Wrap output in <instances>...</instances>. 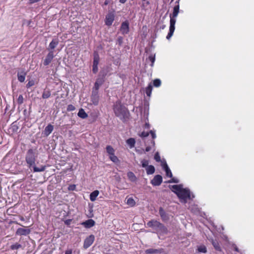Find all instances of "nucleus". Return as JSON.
Instances as JSON below:
<instances>
[{
    "label": "nucleus",
    "instance_id": "f257e3e1",
    "mask_svg": "<svg viewBox=\"0 0 254 254\" xmlns=\"http://www.w3.org/2000/svg\"><path fill=\"white\" fill-rule=\"evenodd\" d=\"M37 156L33 149H29L28 150L26 156L25 161L28 165V167L30 168L33 167V171L34 172H40L44 171L46 169L45 166H42L40 168L35 166V161L36 160Z\"/></svg>",
    "mask_w": 254,
    "mask_h": 254
},
{
    "label": "nucleus",
    "instance_id": "f03ea898",
    "mask_svg": "<svg viewBox=\"0 0 254 254\" xmlns=\"http://www.w3.org/2000/svg\"><path fill=\"white\" fill-rule=\"evenodd\" d=\"M113 109L116 116L119 117L121 120L124 121L128 117L129 111L120 100L116 102Z\"/></svg>",
    "mask_w": 254,
    "mask_h": 254
},
{
    "label": "nucleus",
    "instance_id": "7ed1b4c3",
    "mask_svg": "<svg viewBox=\"0 0 254 254\" xmlns=\"http://www.w3.org/2000/svg\"><path fill=\"white\" fill-rule=\"evenodd\" d=\"M176 3H177V4L174 7L173 13L170 15V20L169 32L166 36V38L168 40L170 39L173 35L175 29V23L176 21V18L177 17L179 12V0H178Z\"/></svg>",
    "mask_w": 254,
    "mask_h": 254
},
{
    "label": "nucleus",
    "instance_id": "20e7f679",
    "mask_svg": "<svg viewBox=\"0 0 254 254\" xmlns=\"http://www.w3.org/2000/svg\"><path fill=\"white\" fill-rule=\"evenodd\" d=\"M148 227L152 228L154 231L160 234H167V228L162 223L155 220H151L147 222Z\"/></svg>",
    "mask_w": 254,
    "mask_h": 254
},
{
    "label": "nucleus",
    "instance_id": "39448f33",
    "mask_svg": "<svg viewBox=\"0 0 254 254\" xmlns=\"http://www.w3.org/2000/svg\"><path fill=\"white\" fill-rule=\"evenodd\" d=\"M178 197L182 200V202L186 203L188 199L190 198V192L189 190L183 189L180 192L174 191Z\"/></svg>",
    "mask_w": 254,
    "mask_h": 254
},
{
    "label": "nucleus",
    "instance_id": "423d86ee",
    "mask_svg": "<svg viewBox=\"0 0 254 254\" xmlns=\"http://www.w3.org/2000/svg\"><path fill=\"white\" fill-rule=\"evenodd\" d=\"M95 240V236L93 235H90L87 237L84 241L83 248L85 249L88 248L92 245Z\"/></svg>",
    "mask_w": 254,
    "mask_h": 254
},
{
    "label": "nucleus",
    "instance_id": "0eeeda50",
    "mask_svg": "<svg viewBox=\"0 0 254 254\" xmlns=\"http://www.w3.org/2000/svg\"><path fill=\"white\" fill-rule=\"evenodd\" d=\"M162 183V177L160 175H157L154 176L151 180V183L154 186H158Z\"/></svg>",
    "mask_w": 254,
    "mask_h": 254
},
{
    "label": "nucleus",
    "instance_id": "6e6552de",
    "mask_svg": "<svg viewBox=\"0 0 254 254\" xmlns=\"http://www.w3.org/2000/svg\"><path fill=\"white\" fill-rule=\"evenodd\" d=\"M54 57L53 51H50L47 55L46 58L44 60L43 64L44 65L47 66L49 65L53 60Z\"/></svg>",
    "mask_w": 254,
    "mask_h": 254
},
{
    "label": "nucleus",
    "instance_id": "1a4fd4ad",
    "mask_svg": "<svg viewBox=\"0 0 254 254\" xmlns=\"http://www.w3.org/2000/svg\"><path fill=\"white\" fill-rule=\"evenodd\" d=\"M30 230L29 229L19 228L16 231V235L19 236H26L30 233Z\"/></svg>",
    "mask_w": 254,
    "mask_h": 254
},
{
    "label": "nucleus",
    "instance_id": "9d476101",
    "mask_svg": "<svg viewBox=\"0 0 254 254\" xmlns=\"http://www.w3.org/2000/svg\"><path fill=\"white\" fill-rule=\"evenodd\" d=\"M120 30L123 34H126L128 33L129 23L127 21H125L122 23Z\"/></svg>",
    "mask_w": 254,
    "mask_h": 254
},
{
    "label": "nucleus",
    "instance_id": "9b49d317",
    "mask_svg": "<svg viewBox=\"0 0 254 254\" xmlns=\"http://www.w3.org/2000/svg\"><path fill=\"white\" fill-rule=\"evenodd\" d=\"M114 15L113 13H108L105 18V24L107 26H111L114 20Z\"/></svg>",
    "mask_w": 254,
    "mask_h": 254
},
{
    "label": "nucleus",
    "instance_id": "f8f14e48",
    "mask_svg": "<svg viewBox=\"0 0 254 254\" xmlns=\"http://www.w3.org/2000/svg\"><path fill=\"white\" fill-rule=\"evenodd\" d=\"M99 97L98 96V93L96 92H92L91 96V101L92 102L93 104L94 105H97L99 103Z\"/></svg>",
    "mask_w": 254,
    "mask_h": 254
},
{
    "label": "nucleus",
    "instance_id": "ddd939ff",
    "mask_svg": "<svg viewBox=\"0 0 254 254\" xmlns=\"http://www.w3.org/2000/svg\"><path fill=\"white\" fill-rule=\"evenodd\" d=\"M95 224V222L93 219H90L82 223V225H83L86 228H90L93 227Z\"/></svg>",
    "mask_w": 254,
    "mask_h": 254
},
{
    "label": "nucleus",
    "instance_id": "4468645a",
    "mask_svg": "<svg viewBox=\"0 0 254 254\" xmlns=\"http://www.w3.org/2000/svg\"><path fill=\"white\" fill-rule=\"evenodd\" d=\"M162 251V249H149L145 250V253L146 254H159L161 253Z\"/></svg>",
    "mask_w": 254,
    "mask_h": 254
},
{
    "label": "nucleus",
    "instance_id": "2eb2a0df",
    "mask_svg": "<svg viewBox=\"0 0 254 254\" xmlns=\"http://www.w3.org/2000/svg\"><path fill=\"white\" fill-rule=\"evenodd\" d=\"M99 192L98 190H96L92 192L90 194V199L91 201H94L98 195H99Z\"/></svg>",
    "mask_w": 254,
    "mask_h": 254
},
{
    "label": "nucleus",
    "instance_id": "dca6fc26",
    "mask_svg": "<svg viewBox=\"0 0 254 254\" xmlns=\"http://www.w3.org/2000/svg\"><path fill=\"white\" fill-rule=\"evenodd\" d=\"M78 116L83 119H86L88 117L87 114L84 111V110L81 108L79 109V112L77 114Z\"/></svg>",
    "mask_w": 254,
    "mask_h": 254
},
{
    "label": "nucleus",
    "instance_id": "f3484780",
    "mask_svg": "<svg viewBox=\"0 0 254 254\" xmlns=\"http://www.w3.org/2000/svg\"><path fill=\"white\" fill-rule=\"evenodd\" d=\"M54 127L51 124L48 125L45 128V133L47 135H49L53 130Z\"/></svg>",
    "mask_w": 254,
    "mask_h": 254
},
{
    "label": "nucleus",
    "instance_id": "a211bd4d",
    "mask_svg": "<svg viewBox=\"0 0 254 254\" xmlns=\"http://www.w3.org/2000/svg\"><path fill=\"white\" fill-rule=\"evenodd\" d=\"M146 171L147 175L153 174L155 171V167L153 165H149L146 167Z\"/></svg>",
    "mask_w": 254,
    "mask_h": 254
},
{
    "label": "nucleus",
    "instance_id": "6ab92c4d",
    "mask_svg": "<svg viewBox=\"0 0 254 254\" xmlns=\"http://www.w3.org/2000/svg\"><path fill=\"white\" fill-rule=\"evenodd\" d=\"M152 90V85L151 83L148 84L147 87L145 88V93L147 96L150 97L151 96Z\"/></svg>",
    "mask_w": 254,
    "mask_h": 254
},
{
    "label": "nucleus",
    "instance_id": "aec40b11",
    "mask_svg": "<svg viewBox=\"0 0 254 254\" xmlns=\"http://www.w3.org/2000/svg\"><path fill=\"white\" fill-rule=\"evenodd\" d=\"M59 44L58 39H53L49 44V47L51 49H55Z\"/></svg>",
    "mask_w": 254,
    "mask_h": 254
},
{
    "label": "nucleus",
    "instance_id": "412c9836",
    "mask_svg": "<svg viewBox=\"0 0 254 254\" xmlns=\"http://www.w3.org/2000/svg\"><path fill=\"white\" fill-rule=\"evenodd\" d=\"M51 95V92L49 90H44L43 93H42V98L43 99H48L49 97H50Z\"/></svg>",
    "mask_w": 254,
    "mask_h": 254
},
{
    "label": "nucleus",
    "instance_id": "4be33fe9",
    "mask_svg": "<svg viewBox=\"0 0 254 254\" xmlns=\"http://www.w3.org/2000/svg\"><path fill=\"white\" fill-rule=\"evenodd\" d=\"M127 176L129 180H130L131 182H135L136 180V176L132 172H128L127 174Z\"/></svg>",
    "mask_w": 254,
    "mask_h": 254
},
{
    "label": "nucleus",
    "instance_id": "5701e85b",
    "mask_svg": "<svg viewBox=\"0 0 254 254\" xmlns=\"http://www.w3.org/2000/svg\"><path fill=\"white\" fill-rule=\"evenodd\" d=\"M127 144L129 146L130 148H132L134 146L135 140L133 138H129L127 140Z\"/></svg>",
    "mask_w": 254,
    "mask_h": 254
},
{
    "label": "nucleus",
    "instance_id": "b1692460",
    "mask_svg": "<svg viewBox=\"0 0 254 254\" xmlns=\"http://www.w3.org/2000/svg\"><path fill=\"white\" fill-rule=\"evenodd\" d=\"M106 151L109 156L115 153L114 149L110 145H107L106 146Z\"/></svg>",
    "mask_w": 254,
    "mask_h": 254
},
{
    "label": "nucleus",
    "instance_id": "393cba45",
    "mask_svg": "<svg viewBox=\"0 0 254 254\" xmlns=\"http://www.w3.org/2000/svg\"><path fill=\"white\" fill-rule=\"evenodd\" d=\"M197 251L199 253H206L207 252L206 247L204 245H200L197 247Z\"/></svg>",
    "mask_w": 254,
    "mask_h": 254
},
{
    "label": "nucleus",
    "instance_id": "a878e982",
    "mask_svg": "<svg viewBox=\"0 0 254 254\" xmlns=\"http://www.w3.org/2000/svg\"><path fill=\"white\" fill-rule=\"evenodd\" d=\"M212 245L214 247L216 250L221 251V247L219 243L216 241H213L212 242Z\"/></svg>",
    "mask_w": 254,
    "mask_h": 254
},
{
    "label": "nucleus",
    "instance_id": "bb28decb",
    "mask_svg": "<svg viewBox=\"0 0 254 254\" xmlns=\"http://www.w3.org/2000/svg\"><path fill=\"white\" fill-rule=\"evenodd\" d=\"M172 189H173V191H176L177 192H180V191L183 189L181 186L180 185H174L172 186Z\"/></svg>",
    "mask_w": 254,
    "mask_h": 254
},
{
    "label": "nucleus",
    "instance_id": "cd10ccee",
    "mask_svg": "<svg viewBox=\"0 0 254 254\" xmlns=\"http://www.w3.org/2000/svg\"><path fill=\"white\" fill-rule=\"evenodd\" d=\"M22 247V245L18 243L10 246V249L12 250H18Z\"/></svg>",
    "mask_w": 254,
    "mask_h": 254
},
{
    "label": "nucleus",
    "instance_id": "c85d7f7f",
    "mask_svg": "<svg viewBox=\"0 0 254 254\" xmlns=\"http://www.w3.org/2000/svg\"><path fill=\"white\" fill-rule=\"evenodd\" d=\"M105 82V76H103L101 77H98L95 82V83H97L100 86L102 85Z\"/></svg>",
    "mask_w": 254,
    "mask_h": 254
},
{
    "label": "nucleus",
    "instance_id": "c756f323",
    "mask_svg": "<svg viewBox=\"0 0 254 254\" xmlns=\"http://www.w3.org/2000/svg\"><path fill=\"white\" fill-rule=\"evenodd\" d=\"M127 203L130 206H134L135 204V202L133 198L129 197L127 199Z\"/></svg>",
    "mask_w": 254,
    "mask_h": 254
},
{
    "label": "nucleus",
    "instance_id": "7c9ffc66",
    "mask_svg": "<svg viewBox=\"0 0 254 254\" xmlns=\"http://www.w3.org/2000/svg\"><path fill=\"white\" fill-rule=\"evenodd\" d=\"M109 158L110 160L114 163H118L119 162L118 158L115 155V153L109 156Z\"/></svg>",
    "mask_w": 254,
    "mask_h": 254
},
{
    "label": "nucleus",
    "instance_id": "2f4dec72",
    "mask_svg": "<svg viewBox=\"0 0 254 254\" xmlns=\"http://www.w3.org/2000/svg\"><path fill=\"white\" fill-rule=\"evenodd\" d=\"M153 86L156 87H158L161 85V82L159 79H155L153 80Z\"/></svg>",
    "mask_w": 254,
    "mask_h": 254
},
{
    "label": "nucleus",
    "instance_id": "473e14b6",
    "mask_svg": "<svg viewBox=\"0 0 254 254\" xmlns=\"http://www.w3.org/2000/svg\"><path fill=\"white\" fill-rule=\"evenodd\" d=\"M148 60L151 62L150 65L153 66L154 65V63L155 61V55H151L148 57Z\"/></svg>",
    "mask_w": 254,
    "mask_h": 254
},
{
    "label": "nucleus",
    "instance_id": "72a5a7b5",
    "mask_svg": "<svg viewBox=\"0 0 254 254\" xmlns=\"http://www.w3.org/2000/svg\"><path fill=\"white\" fill-rule=\"evenodd\" d=\"M142 167L143 168L147 167L149 165V161L145 159H143L141 161Z\"/></svg>",
    "mask_w": 254,
    "mask_h": 254
},
{
    "label": "nucleus",
    "instance_id": "f704fd0d",
    "mask_svg": "<svg viewBox=\"0 0 254 254\" xmlns=\"http://www.w3.org/2000/svg\"><path fill=\"white\" fill-rule=\"evenodd\" d=\"M23 97L22 95H19L17 99V103L19 105H21L23 103Z\"/></svg>",
    "mask_w": 254,
    "mask_h": 254
},
{
    "label": "nucleus",
    "instance_id": "c9c22d12",
    "mask_svg": "<svg viewBox=\"0 0 254 254\" xmlns=\"http://www.w3.org/2000/svg\"><path fill=\"white\" fill-rule=\"evenodd\" d=\"M165 171L166 172V175L167 177L169 178H172L173 177L172 173L169 168L166 169Z\"/></svg>",
    "mask_w": 254,
    "mask_h": 254
},
{
    "label": "nucleus",
    "instance_id": "e433bc0d",
    "mask_svg": "<svg viewBox=\"0 0 254 254\" xmlns=\"http://www.w3.org/2000/svg\"><path fill=\"white\" fill-rule=\"evenodd\" d=\"M25 79V74L23 75H19L18 74V80L21 82H23L24 81Z\"/></svg>",
    "mask_w": 254,
    "mask_h": 254
},
{
    "label": "nucleus",
    "instance_id": "4c0bfd02",
    "mask_svg": "<svg viewBox=\"0 0 254 254\" xmlns=\"http://www.w3.org/2000/svg\"><path fill=\"white\" fill-rule=\"evenodd\" d=\"M100 86V85L98 84L97 83L95 82L94 86L93 87V90L92 92H97L98 93Z\"/></svg>",
    "mask_w": 254,
    "mask_h": 254
},
{
    "label": "nucleus",
    "instance_id": "58836bf2",
    "mask_svg": "<svg viewBox=\"0 0 254 254\" xmlns=\"http://www.w3.org/2000/svg\"><path fill=\"white\" fill-rule=\"evenodd\" d=\"M75 107L73 105L70 104L67 106L66 110H67V111L70 112V111H73L75 110Z\"/></svg>",
    "mask_w": 254,
    "mask_h": 254
},
{
    "label": "nucleus",
    "instance_id": "ea45409f",
    "mask_svg": "<svg viewBox=\"0 0 254 254\" xmlns=\"http://www.w3.org/2000/svg\"><path fill=\"white\" fill-rule=\"evenodd\" d=\"M154 159L157 162H160L161 161L160 156L158 152H156L154 155Z\"/></svg>",
    "mask_w": 254,
    "mask_h": 254
},
{
    "label": "nucleus",
    "instance_id": "a19ab883",
    "mask_svg": "<svg viewBox=\"0 0 254 254\" xmlns=\"http://www.w3.org/2000/svg\"><path fill=\"white\" fill-rule=\"evenodd\" d=\"M92 71L94 73H96L98 71V67L97 65H92Z\"/></svg>",
    "mask_w": 254,
    "mask_h": 254
},
{
    "label": "nucleus",
    "instance_id": "79ce46f5",
    "mask_svg": "<svg viewBox=\"0 0 254 254\" xmlns=\"http://www.w3.org/2000/svg\"><path fill=\"white\" fill-rule=\"evenodd\" d=\"M123 42V38L121 36H120L118 38L117 43L120 45L121 46Z\"/></svg>",
    "mask_w": 254,
    "mask_h": 254
},
{
    "label": "nucleus",
    "instance_id": "37998d69",
    "mask_svg": "<svg viewBox=\"0 0 254 254\" xmlns=\"http://www.w3.org/2000/svg\"><path fill=\"white\" fill-rule=\"evenodd\" d=\"M34 85V82L33 80L29 81V82L26 84V87L27 88L33 86Z\"/></svg>",
    "mask_w": 254,
    "mask_h": 254
},
{
    "label": "nucleus",
    "instance_id": "c03bdc74",
    "mask_svg": "<svg viewBox=\"0 0 254 254\" xmlns=\"http://www.w3.org/2000/svg\"><path fill=\"white\" fill-rule=\"evenodd\" d=\"M93 60H96V61H100L99 56L97 52H94V53Z\"/></svg>",
    "mask_w": 254,
    "mask_h": 254
},
{
    "label": "nucleus",
    "instance_id": "a18cd8bd",
    "mask_svg": "<svg viewBox=\"0 0 254 254\" xmlns=\"http://www.w3.org/2000/svg\"><path fill=\"white\" fill-rule=\"evenodd\" d=\"M149 135V132H145L144 131H142L140 136L141 137H147Z\"/></svg>",
    "mask_w": 254,
    "mask_h": 254
},
{
    "label": "nucleus",
    "instance_id": "49530a36",
    "mask_svg": "<svg viewBox=\"0 0 254 254\" xmlns=\"http://www.w3.org/2000/svg\"><path fill=\"white\" fill-rule=\"evenodd\" d=\"M71 221H72V219H69L65 220L64 221V223L65 225L68 226L71 224Z\"/></svg>",
    "mask_w": 254,
    "mask_h": 254
},
{
    "label": "nucleus",
    "instance_id": "de8ad7c7",
    "mask_svg": "<svg viewBox=\"0 0 254 254\" xmlns=\"http://www.w3.org/2000/svg\"><path fill=\"white\" fill-rule=\"evenodd\" d=\"M162 166L164 170H166V169L169 168L166 162L163 163L162 164Z\"/></svg>",
    "mask_w": 254,
    "mask_h": 254
},
{
    "label": "nucleus",
    "instance_id": "09e8293b",
    "mask_svg": "<svg viewBox=\"0 0 254 254\" xmlns=\"http://www.w3.org/2000/svg\"><path fill=\"white\" fill-rule=\"evenodd\" d=\"M179 181L178 179L175 178H172L171 180L169 181V183H178Z\"/></svg>",
    "mask_w": 254,
    "mask_h": 254
},
{
    "label": "nucleus",
    "instance_id": "8fccbe9b",
    "mask_svg": "<svg viewBox=\"0 0 254 254\" xmlns=\"http://www.w3.org/2000/svg\"><path fill=\"white\" fill-rule=\"evenodd\" d=\"M41 0H29V3L30 4H33L34 3L38 2Z\"/></svg>",
    "mask_w": 254,
    "mask_h": 254
},
{
    "label": "nucleus",
    "instance_id": "3c124183",
    "mask_svg": "<svg viewBox=\"0 0 254 254\" xmlns=\"http://www.w3.org/2000/svg\"><path fill=\"white\" fill-rule=\"evenodd\" d=\"M149 132L151 135L152 139H154L156 138V134L154 131L150 130Z\"/></svg>",
    "mask_w": 254,
    "mask_h": 254
},
{
    "label": "nucleus",
    "instance_id": "603ef678",
    "mask_svg": "<svg viewBox=\"0 0 254 254\" xmlns=\"http://www.w3.org/2000/svg\"><path fill=\"white\" fill-rule=\"evenodd\" d=\"M75 189V185H70L68 187V190H73Z\"/></svg>",
    "mask_w": 254,
    "mask_h": 254
},
{
    "label": "nucleus",
    "instance_id": "864d4df0",
    "mask_svg": "<svg viewBox=\"0 0 254 254\" xmlns=\"http://www.w3.org/2000/svg\"><path fill=\"white\" fill-rule=\"evenodd\" d=\"M72 251L71 249H69L65 252V254H72Z\"/></svg>",
    "mask_w": 254,
    "mask_h": 254
},
{
    "label": "nucleus",
    "instance_id": "5fc2aeb1",
    "mask_svg": "<svg viewBox=\"0 0 254 254\" xmlns=\"http://www.w3.org/2000/svg\"><path fill=\"white\" fill-rule=\"evenodd\" d=\"M159 213H160V216L162 217H163L164 211H163V209L162 208H160V209H159Z\"/></svg>",
    "mask_w": 254,
    "mask_h": 254
},
{
    "label": "nucleus",
    "instance_id": "6e6d98bb",
    "mask_svg": "<svg viewBox=\"0 0 254 254\" xmlns=\"http://www.w3.org/2000/svg\"><path fill=\"white\" fill-rule=\"evenodd\" d=\"M12 223H14L15 224H17V225L22 226V225L21 224H20L19 223H18V222L15 221H10L9 222V224H12Z\"/></svg>",
    "mask_w": 254,
    "mask_h": 254
},
{
    "label": "nucleus",
    "instance_id": "4d7b16f0",
    "mask_svg": "<svg viewBox=\"0 0 254 254\" xmlns=\"http://www.w3.org/2000/svg\"><path fill=\"white\" fill-rule=\"evenodd\" d=\"M99 62V61H98L93 60V65H98Z\"/></svg>",
    "mask_w": 254,
    "mask_h": 254
},
{
    "label": "nucleus",
    "instance_id": "13d9d810",
    "mask_svg": "<svg viewBox=\"0 0 254 254\" xmlns=\"http://www.w3.org/2000/svg\"><path fill=\"white\" fill-rule=\"evenodd\" d=\"M151 150V147L150 146H147L145 148L146 152H149Z\"/></svg>",
    "mask_w": 254,
    "mask_h": 254
},
{
    "label": "nucleus",
    "instance_id": "bf43d9fd",
    "mask_svg": "<svg viewBox=\"0 0 254 254\" xmlns=\"http://www.w3.org/2000/svg\"><path fill=\"white\" fill-rule=\"evenodd\" d=\"M109 1L108 0H106L105 1L104 3V5H108L109 4Z\"/></svg>",
    "mask_w": 254,
    "mask_h": 254
},
{
    "label": "nucleus",
    "instance_id": "052dcab7",
    "mask_svg": "<svg viewBox=\"0 0 254 254\" xmlns=\"http://www.w3.org/2000/svg\"><path fill=\"white\" fill-rule=\"evenodd\" d=\"M234 250H235L236 252H239V249H238V248L237 246H235V247H234Z\"/></svg>",
    "mask_w": 254,
    "mask_h": 254
},
{
    "label": "nucleus",
    "instance_id": "680f3d73",
    "mask_svg": "<svg viewBox=\"0 0 254 254\" xmlns=\"http://www.w3.org/2000/svg\"><path fill=\"white\" fill-rule=\"evenodd\" d=\"M120 2L122 3H125L127 0H119Z\"/></svg>",
    "mask_w": 254,
    "mask_h": 254
},
{
    "label": "nucleus",
    "instance_id": "e2e57ef3",
    "mask_svg": "<svg viewBox=\"0 0 254 254\" xmlns=\"http://www.w3.org/2000/svg\"><path fill=\"white\" fill-rule=\"evenodd\" d=\"M20 219L21 221H24L25 220V219H24V218L23 216H21L20 218Z\"/></svg>",
    "mask_w": 254,
    "mask_h": 254
},
{
    "label": "nucleus",
    "instance_id": "0e129e2a",
    "mask_svg": "<svg viewBox=\"0 0 254 254\" xmlns=\"http://www.w3.org/2000/svg\"><path fill=\"white\" fill-rule=\"evenodd\" d=\"M145 127H147V128H149V125L148 124L146 123L145 124Z\"/></svg>",
    "mask_w": 254,
    "mask_h": 254
},
{
    "label": "nucleus",
    "instance_id": "69168bd1",
    "mask_svg": "<svg viewBox=\"0 0 254 254\" xmlns=\"http://www.w3.org/2000/svg\"><path fill=\"white\" fill-rule=\"evenodd\" d=\"M152 143L153 144V145L155 144V142L154 140H152Z\"/></svg>",
    "mask_w": 254,
    "mask_h": 254
},
{
    "label": "nucleus",
    "instance_id": "338daca9",
    "mask_svg": "<svg viewBox=\"0 0 254 254\" xmlns=\"http://www.w3.org/2000/svg\"><path fill=\"white\" fill-rule=\"evenodd\" d=\"M165 25H163V26H162V29H164V28H165Z\"/></svg>",
    "mask_w": 254,
    "mask_h": 254
},
{
    "label": "nucleus",
    "instance_id": "774afa93",
    "mask_svg": "<svg viewBox=\"0 0 254 254\" xmlns=\"http://www.w3.org/2000/svg\"><path fill=\"white\" fill-rule=\"evenodd\" d=\"M146 3H147V4H149V2L148 1H147L146 2Z\"/></svg>",
    "mask_w": 254,
    "mask_h": 254
}]
</instances>
